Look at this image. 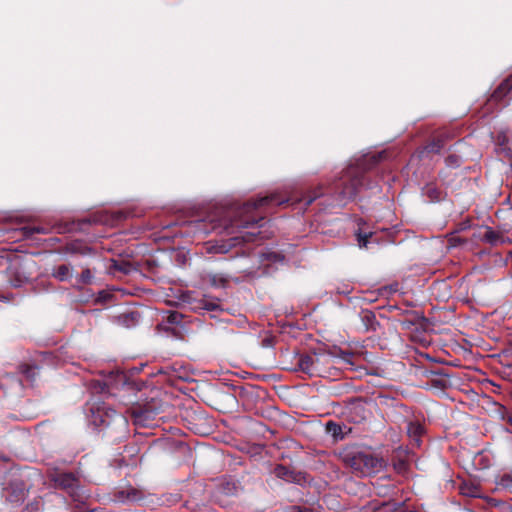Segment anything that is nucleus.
Here are the masks:
<instances>
[{
	"label": "nucleus",
	"instance_id": "f257e3e1",
	"mask_svg": "<svg viewBox=\"0 0 512 512\" xmlns=\"http://www.w3.org/2000/svg\"><path fill=\"white\" fill-rule=\"evenodd\" d=\"M323 194V187L318 186L304 195L301 191L292 190L285 192L282 196L279 193H271L258 198L254 201H249L238 208H218L215 213L209 216L211 230L223 228L228 234H233L235 229L247 228L251 225L258 223L262 218L257 219L255 216L250 215L254 210L262 207L279 206L285 203L296 205L304 202L305 207L309 206L313 201Z\"/></svg>",
	"mask_w": 512,
	"mask_h": 512
},
{
	"label": "nucleus",
	"instance_id": "f03ea898",
	"mask_svg": "<svg viewBox=\"0 0 512 512\" xmlns=\"http://www.w3.org/2000/svg\"><path fill=\"white\" fill-rule=\"evenodd\" d=\"M365 176L356 167H349L343 175L341 182L336 185L338 191V200L344 202L356 197L360 188L364 184Z\"/></svg>",
	"mask_w": 512,
	"mask_h": 512
},
{
	"label": "nucleus",
	"instance_id": "7ed1b4c3",
	"mask_svg": "<svg viewBox=\"0 0 512 512\" xmlns=\"http://www.w3.org/2000/svg\"><path fill=\"white\" fill-rule=\"evenodd\" d=\"M348 464L357 476H369L385 466L382 458L370 453L359 452L348 458Z\"/></svg>",
	"mask_w": 512,
	"mask_h": 512
},
{
	"label": "nucleus",
	"instance_id": "20e7f679",
	"mask_svg": "<svg viewBox=\"0 0 512 512\" xmlns=\"http://www.w3.org/2000/svg\"><path fill=\"white\" fill-rule=\"evenodd\" d=\"M255 233L246 232L241 235L231 237L229 240L209 241L205 244V250L209 254H225L231 250L232 247L238 246L243 242L254 241Z\"/></svg>",
	"mask_w": 512,
	"mask_h": 512
},
{
	"label": "nucleus",
	"instance_id": "39448f33",
	"mask_svg": "<svg viewBox=\"0 0 512 512\" xmlns=\"http://www.w3.org/2000/svg\"><path fill=\"white\" fill-rule=\"evenodd\" d=\"M6 499L12 504H20L26 497V488L22 481L15 480L5 489Z\"/></svg>",
	"mask_w": 512,
	"mask_h": 512
},
{
	"label": "nucleus",
	"instance_id": "423d86ee",
	"mask_svg": "<svg viewBox=\"0 0 512 512\" xmlns=\"http://www.w3.org/2000/svg\"><path fill=\"white\" fill-rule=\"evenodd\" d=\"M495 149L499 155L512 158V149L509 146L508 131H499L495 137Z\"/></svg>",
	"mask_w": 512,
	"mask_h": 512
},
{
	"label": "nucleus",
	"instance_id": "0eeeda50",
	"mask_svg": "<svg viewBox=\"0 0 512 512\" xmlns=\"http://www.w3.org/2000/svg\"><path fill=\"white\" fill-rule=\"evenodd\" d=\"M512 95V77L505 79L498 88L493 92L491 101L501 102L506 97Z\"/></svg>",
	"mask_w": 512,
	"mask_h": 512
},
{
	"label": "nucleus",
	"instance_id": "6e6552de",
	"mask_svg": "<svg viewBox=\"0 0 512 512\" xmlns=\"http://www.w3.org/2000/svg\"><path fill=\"white\" fill-rule=\"evenodd\" d=\"M482 241L489 243L490 245L496 246L505 243L506 239L501 233L494 231L490 227H486L485 233L480 236L477 235Z\"/></svg>",
	"mask_w": 512,
	"mask_h": 512
},
{
	"label": "nucleus",
	"instance_id": "1a4fd4ad",
	"mask_svg": "<svg viewBox=\"0 0 512 512\" xmlns=\"http://www.w3.org/2000/svg\"><path fill=\"white\" fill-rule=\"evenodd\" d=\"M55 485L63 489H73L77 479L71 473H59L54 478Z\"/></svg>",
	"mask_w": 512,
	"mask_h": 512
},
{
	"label": "nucleus",
	"instance_id": "9d476101",
	"mask_svg": "<svg viewBox=\"0 0 512 512\" xmlns=\"http://www.w3.org/2000/svg\"><path fill=\"white\" fill-rule=\"evenodd\" d=\"M424 432L423 426L419 422H409L407 425V433L412 442L416 446H420L421 436Z\"/></svg>",
	"mask_w": 512,
	"mask_h": 512
},
{
	"label": "nucleus",
	"instance_id": "9b49d317",
	"mask_svg": "<svg viewBox=\"0 0 512 512\" xmlns=\"http://www.w3.org/2000/svg\"><path fill=\"white\" fill-rule=\"evenodd\" d=\"M299 368L310 375L314 374L315 368V356L303 355L299 359Z\"/></svg>",
	"mask_w": 512,
	"mask_h": 512
},
{
	"label": "nucleus",
	"instance_id": "f8f14e48",
	"mask_svg": "<svg viewBox=\"0 0 512 512\" xmlns=\"http://www.w3.org/2000/svg\"><path fill=\"white\" fill-rule=\"evenodd\" d=\"M52 275L59 281H68L72 277V268L65 264L59 265L58 267L54 268Z\"/></svg>",
	"mask_w": 512,
	"mask_h": 512
},
{
	"label": "nucleus",
	"instance_id": "ddd939ff",
	"mask_svg": "<svg viewBox=\"0 0 512 512\" xmlns=\"http://www.w3.org/2000/svg\"><path fill=\"white\" fill-rule=\"evenodd\" d=\"M459 491H460V493L462 495L467 496V497L476 498V497L480 496V489H479V487L477 485L472 484V483L463 482L459 486Z\"/></svg>",
	"mask_w": 512,
	"mask_h": 512
},
{
	"label": "nucleus",
	"instance_id": "4468645a",
	"mask_svg": "<svg viewBox=\"0 0 512 512\" xmlns=\"http://www.w3.org/2000/svg\"><path fill=\"white\" fill-rule=\"evenodd\" d=\"M326 431L331 434L335 438L343 437V429L342 426L336 422L328 421L326 423Z\"/></svg>",
	"mask_w": 512,
	"mask_h": 512
},
{
	"label": "nucleus",
	"instance_id": "2eb2a0df",
	"mask_svg": "<svg viewBox=\"0 0 512 512\" xmlns=\"http://www.w3.org/2000/svg\"><path fill=\"white\" fill-rule=\"evenodd\" d=\"M274 473L278 478L284 479L285 481H293L294 477L292 472L285 466L278 465L274 469Z\"/></svg>",
	"mask_w": 512,
	"mask_h": 512
},
{
	"label": "nucleus",
	"instance_id": "dca6fc26",
	"mask_svg": "<svg viewBox=\"0 0 512 512\" xmlns=\"http://www.w3.org/2000/svg\"><path fill=\"white\" fill-rule=\"evenodd\" d=\"M424 194L429 198L430 201H439L441 199V191L433 185H427L424 188Z\"/></svg>",
	"mask_w": 512,
	"mask_h": 512
},
{
	"label": "nucleus",
	"instance_id": "f3484780",
	"mask_svg": "<svg viewBox=\"0 0 512 512\" xmlns=\"http://www.w3.org/2000/svg\"><path fill=\"white\" fill-rule=\"evenodd\" d=\"M218 308V305L212 301H209L207 299H201L198 301L197 305L193 307V309H202L207 311H214Z\"/></svg>",
	"mask_w": 512,
	"mask_h": 512
},
{
	"label": "nucleus",
	"instance_id": "a211bd4d",
	"mask_svg": "<svg viewBox=\"0 0 512 512\" xmlns=\"http://www.w3.org/2000/svg\"><path fill=\"white\" fill-rule=\"evenodd\" d=\"M498 486L512 494V474H504L498 481Z\"/></svg>",
	"mask_w": 512,
	"mask_h": 512
},
{
	"label": "nucleus",
	"instance_id": "6ab92c4d",
	"mask_svg": "<svg viewBox=\"0 0 512 512\" xmlns=\"http://www.w3.org/2000/svg\"><path fill=\"white\" fill-rule=\"evenodd\" d=\"M133 416L135 419V422L140 424H145V422L150 418V412L142 410V409H135L133 411Z\"/></svg>",
	"mask_w": 512,
	"mask_h": 512
},
{
	"label": "nucleus",
	"instance_id": "aec40b11",
	"mask_svg": "<svg viewBox=\"0 0 512 512\" xmlns=\"http://www.w3.org/2000/svg\"><path fill=\"white\" fill-rule=\"evenodd\" d=\"M138 318H139V314L137 312H129V313L123 314L121 316V319L123 320V323L126 326H129L130 323L131 324L136 323L138 321Z\"/></svg>",
	"mask_w": 512,
	"mask_h": 512
},
{
	"label": "nucleus",
	"instance_id": "412c9836",
	"mask_svg": "<svg viewBox=\"0 0 512 512\" xmlns=\"http://www.w3.org/2000/svg\"><path fill=\"white\" fill-rule=\"evenodd\" d=\"M92 279L93 275L91 270L89 268H86L81 272L78 278V282L81 284H90L92 282Z\"/></svg>",
	"mask_w": 512,
	"mask_h": 512
},
{
	"label": "nucleus",
	"instance_id": "4be33fe9",
	"mask_svg": "<svg viewBox=\"0 0 512 512\" xmlns=\"http://www.w3.org/2000/svg\"><path fill=\"white\" fill-rule=\"evenodd\" d=\"M183 315L179 312L173 311L170 312L167 316V322L170 324H180L182 322Z\"/></svg>",
	"mask_w": 512,
	"mask_h": 512
},
{
	"label": "nucleus",
	"instance_id": "5701e85b",
	"mask_svg": "<svg viewBox=\"0 0 512 512\" xmlns=\"http://www.w3.org/2000/svg\"><path fill=\"white\" fill-rule=\"evenodd\" d=\"M210 281L213 285H224L227 279L223 276L214 274L210 277Z\"/></svg>",
	"mask_w": 512,
	"mask_h": 512
},
{
	"label": "nucleus",
	"instance_id": "b1692460",
	"mask_svg": "<svg viewBox=\"0 0 512 512\" xmlns=\"http://www.w3.org/2000/svg\"><path fill=\"white\" fill-rule=\"evenodd\" d=\"M287 512H312V509L306 506L294 505L289 507Z\"/></svg>",
	"mask_w": 512,
	"mask_h": 512
},
{
	"label": "nucleus",
	"instance_id": "393cba45",
	"mask_svg": "<svg viewBox=\"0 0 512 512\" xmlns=\"http://www.w3.org/2000/svg\"><path fill=\"white\" fill-rule=\"evenodd\" d=\"M371 234L367 235H361V234H358V243H359V246L360 247H366L367 246V243H368V237H370Z\"/></svg>",
	"mask_w": 512,
	"mask_h": 512
},
{
	"label": "nucleus",
	"instance_id": "a878e982",
	"mask_svg": "<svg viewBox=\"0 0 512 512\" xmlns=\"http://www.w3.org/2000/svg\"><path fill=\"white\" fill-rule=\"evenodd\" d=\"M428 148H429L430 152H439L440 149L442 148V144H441L440 140H438V141L431 143L428 146Z\"/></svg>",
	"mask_w": 512,
	"mask_h": 512
},
{
	"label": "nucleus",
	"instance_id": "bb28decb",
	"mask_svg": "<svg viewBox=\"0 0 512 512\" xmlns=\"http://www.w3.org/2000/svg\"><path fill=\"white\" fill-rule=\"evenodd\" d=\"M34 232L41 233L42 230L40 228H36V227H33V228L25 227V228H23V233H24L25 236H30Z\"/></svg>",
	"mask_w": 512,
	"mask_h": 512
},
{
	"label": "nucleus",
	"instance_id": "cd10ccee",
	"mask_svg": "<svg viewBox=\"0 0 512 512\" xmlns=\"http://www.w3.org/2000/svg\"><path fill=\"white\" fill-rule=\"evenodd\" d=\"M127 499L130 501H137L139 499V493L135 489H131L127 493Z\"/></svg>",
	"mask_w": 512,
	"mask_h": 512
},
{
	"label": "nucleus",
	"instance_id": "c85d7f7f",
	"mask_svg": "<svg viewBox=\"0 0 512 512\" xmlns=\"http://www.w3.org/2000/svg\"><path fill=\"white\" fill-rule=\"evenodd\" d=\"M24 373L27 375L28 378H34L36 375V369L27 367L24 371Z\"/></svg>",
	"mask_w": 512,
	"mask_h": 512
},
{
	"label": "nucleus",
	"instance_id": "c756f323",
	"mask_svg": "<svg viewBox=\"0 0 512 512\" xmlns=\"http://www.w3.org/2000/svg\"><path fill=\"white\" fill-rule=\"evenodd\" d=\"M447 163L449 165H455L457 166L458 165V157L457 156H449L447 159H446Z\"/></svg>",
	"mask_w": 512,
	"mask_h": 512
},
{
	"label": "nucleus",
	"instance_id": "7c9ffc66",
	"mask_svg": "<svg viewBox=\"0 0 512 512\" xmlns=\"http://www.w3.org/2000/svg\"><path fill=\"white\" fill-rule=\"evenodd\" d=\"M243 273H245L246 275H254V274H256V272L251 270V269H244Z\"/></svg>",
	"mask_w": 512,
	"mask_h": 512
},
{
	"label": "nucleus",
	"instance_id": "2f4dec72",
	"mask_svg": "<svg viewBox=\"0 0 512 512\" xmlns=\"http://www.w3.org/2000/svg\"><path fill=\"white\" fill-rule=\"evenodd\" d=\"M507 421L512 424V413L508 415Z\"/></svg>",
	"mask_w": 512,
	"mask_h": 512
}]
</instances>
